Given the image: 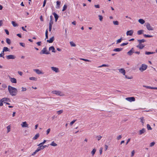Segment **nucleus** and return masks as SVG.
Returning a JSON list of instances; mask_svg holds the SVG:
<instances>
[{
  "mask_svg": "<svg viewBox=\"0 0 157 157\" xmlns=\"http://www.w3.org/2000/svg\"><path fill=\"white\" fill-rule=\"evenodd\" d=\"M8 90L10 94L12 96L16 95L18 91L16 88L10 86H8Z\"/></svg>",
  "mask_w": 157,
  "mask_h": 157,
  "instance_id": "1",
  "label": "nucleus"
},
{
  "mask_svg": "<svg viewBox=\"0 0 157 157\" xmlns=\"http://www.w3.org/2000/svg\"><path fill=\"white\" fill-rule=\"evenodd\" d=\"M50 53L49 52L47 51L46 47L43 48L41 51L40 52V55L43 54L48 55L50 54Z\"/></svg>",
  "mask_w": 157,
  "mask_h": 157,
  "instance_id": "2",
  "label": "nucleus"
},
{
  "mask_svg": "<svg viewBox=\"0 0 157 157\" xmlns=\"http://www.w3.org/2000/svg\"><path fill=\"white\" fill-rule=\"evenodd\" d=\"M147 65L143 64H142L141 67L139 68V70L141 72H142L146 70L147 69Z\"/></svg>",
  "mask_w": 157,
  "mask_h": 157,
  "instance_id": "3",
  "label": "nucleus"
},
{
  "mask_svg": "<svg viewBox=\"0 0 157 157\" xmlns=\"http://www.w3.org/2000/svg\"><path fill=\"white\" fill-rule=\"evenodd\" d=\"M52 93L56 94L57 95L60 96H63L64 94H61V92L57 90H53L52 92Z\"/></svg>",
  "mask_w": 157,
  "mask_h": 157,
  "instance_id": "4",
  "label": "nucleus"
},
{
  "mask_svg": "<svg viewBox=\"0 0 157 157\" xmlns=\"http://www.w3.org/2000/svg\"><path fill=\"white\" fill-rule=\"evenodd\" d=\"M6 57L7 59H15L16 58V56H15L14 55H7L6 56Z\"/></svg>",
  "mask_w": 157,
  "mask_h": 157,
  "instance_id": "5",
  "label": "nucleus"
},
{
  "mask_svg": "<svg viewBox=\"0 0 157 157\" xmlns=\"http://www.w3.org/2000/svg\"><path fill=\"white\" fill-rule=\"evenodd\" d=\"M146 27L147 29L149 30H153L154 28L152 27L150 24L149 23H147L146 25Z\"/></svg>",
  "mask_w": 157,
  "mask_h": 157,
  "instance_id": "6",
  "label": "nucleus"
},
{
  "mask_svg": "<svg viewBox=\"0 0 157 157\" xmlns=\"http://www.w3.org/2000/svg\"><path fill=\"white\" fill-rule=\"evenodd\" d=\"M134 52V50L133 48H132L127 53L128 55L131 56Z\"/></svg>",
  "mask_w": 157,
  "mask_h": 157,
  "instance_id": "7",
  "label": "nucleus"
},
{
  "mask_svg": "<svg viewBox=\"0 0 157 157\" xmlns=\"http://www.w3.org/2000/svg\"><path fill=\"white\" fill-rule=\"evenodd\" d=\"M126 100L129 101L130 102H132L134 101H135V98L134 97H128L126 98Z\"/></svg>",
  "mask_w": 157,
  "mask_h": 157,
  "instance_id": "8",
  "label": "nucleus"
},
{
  "mask_svg": "<svg viewBox=\"0 0 157 157\" xmlns=\"http://www.w3.org/2000/svg\"><path fill=\"white\" fill-rule=\"evenodd\" d=\"M9 78L12 83H16L17 82V80L15 78L10 77Z\"/></svg>",
  "mask_w": 157,
  "mask_h": 157,
  "instance_id": "9",
  "label": "nucleus"
},
{
  "mask_svg": "<svg viewBox=\"0 0 157 157\" xmlns=\"http://www.w3.org/2000/svg\"><path fill=\"white\" fill-rule=\"evenodd\" d=\"M134 31L132 30L128 31L126 32L127 36H132L133 33Z\"/></svg>",
  "mask_w": 157,
  "mask_h": 157,
  "instance_id": "10",
  "label": "nucleus"
},
{
  "mask_svg": "<svg viewBox=\"0 0 157 157\" xmlns=\"http://www.w3.org/2000/svg\"><path fill=\"white\" fill-rule=\"evenodd\" d=\"M51 69L56 73H58L59 72V69L58 68L55 67H51Z\"/></svg>",
  "mask_w": 157,
  "mask_h": 157,
  "instance_id": "11",
  "label": "nucleus"
},
{
  "mask_svg": "<svg viewBox=\"0 0 157 157\" xmlns=\"http://www.w3.org/2000/svg\"><path fill=\"white\" fill-rule=\"evenodd\" d=\"M21 126L22 127H28L29 125L27 123L26 121L23 122L21 124Z\"/></svg>",
  "mask_w": 157,
  "mask_h": 157,
  "instance_id": "12",
  "label": "nucleus"
},
{
  "mask_svg": "<svg viewBox=\"0 0 157 157\" xmlns=\"http://www.w3.org/2000/svg\"><path fill=\"white\" fill-rule=\"evenodd\" d=\"M33 71L38 75L42 74H43L42 72L38 69H35Z\"/></svg>",
  "mask_w": 157,
  "mask_h": 157,
  "instance_id": "13",
  "label": "nucleus"
},
{
  "mask_svg": "<svg viewBox=\"0 0 157 157\" xmlns=\"http://www.w3.org/2000/svg\"><path fill=\"white\" fill-rule=\"evenodd\" d=\"M119 72L120 73L122 74L123 75H125V71L123 68H121L119 69Z\"/></svg>",
  "mask_w": 157,
  "mask_h": 157,
  "instance_id": "14",
  "label": "nucleus"
},
{
  "mask_svg": "<svg viewBox=\"0 0 157 157\" xmlns=\"http://www.w3.org/2000/svg\"><path fill=\"white\" fill-rule=\"evenodd\" d=\"M53 14L54 16V17L55 18V21L56 22L59 18V16L55 12H54L53 13Z\"/></svg>",
  "mask_w": 157,
  "mask_h": 157,
  "instance_id": "15",
  "label": "nucleus"
},
{
  "mask_svg": "<svg viewBox=\"0 0 157 157\" xmlns=\"http://www.w3.org/2000/svg\"><path fill=\"white\" fill-rule=\"evenodd\" d=\"M54 40V37L53 36L49 40H47V41L49 43H52L53 42Z\"/></svg>",
  "mask_w": 157,
  "mask_h": 157,
  "instance_id": "16",
  "label": "nucleus"
},
{
  "mask_svg": "<svg viewBox=\"0 0 157 157\" xmlns=\"http://www.w3.org/2000/svg\"><path fill=\"white\" fill-rule=\"evenodd\" d=\"M144 45L143 44H139L136 46V47L138 48L139 49H141L143 48L144 47Z\"/></svg>",
  "mask_w": 157,
  "mask_h": 157,
  "instance_id": "17",
  "label": "nucleus"
},
{
  "mask_svg": "<svg viewBox=\"0 0 157 157\" xmlns=\"http://www.w3.org/2000/svg\"><path fill=\"white\" fill-rule=\"evenodd\" d=\"M49 51L52 50V52H53L55 53L56 52V51H55V48L53 46L50 47L49 48Z\"/></svg>",
  "mask_w": 157,
  "mask_h": 157,
  "instance_id": "18",
  "label": "nucleus"
},
{
  "mask_svg": "<svg viewBox=\"0 0 157 157\" xmlns=\"http://www.w3.org/2000/svg\"><path fill=\"white\" fill-rule=\"evenodd\" d=\"M2 100L3 101L4 103H6V101H10V99L7 98H4L2 99Z\"/></svg>",
  "mask_w": 157,
  "mask_h": 157,
  "instance_id": "19",
  "label": "nucleus"
},
{
  "mask_svg": "<svg viewBox=\"0 0 157 157\" xmlns=\"http://www.w3.org/2000/svg\"><path fill=\"white\" fill-rule=\"evenodd\" d=\"M146 131L145 129L144 128H142L139 131V134L141 135L143 133H144Z\"/></svg>",
  "mask_w": 157,
  "mask_h": 157,
  "instance_id": "20",
  "label": "nucleus"
},
{
  "mask_svg": "<svg viewBox=\"0 0 157 157\" xmlns=\"http://www.w3.org/2000/svg\"><path fill=\"white\" fill-rule=\"evenodd\" d=\"M2 50L5 52H10V50L8 48L6 47H3Z\"/></svg>",
  "mask_w": 157,
  "mask_h": 157,
  "instance_id": "21",
  "label": "nucleus"
},
{
  "mask_svg": "<svg viewBox=\"0 0 157 157\" xmlns=\"http://www.w3.org/2000/svg\"><path fill=\"white\" fill-rule=\"evenodd\" d=\"M137 40L139 43V44H141L142 43L146 41V40L144 39H142L141 40Z\"/></svg>",
  "mask_w": 157,
  "mask_h": 157,
  "instance_id": "22",
  "label": "nucleus"
},
{
  "mask_svg": "<svg viewBox=\"0 0 157 157\" xmlns=\"http://www.w3.org/2000/svg\"><path fill=\"white\" fill-rule=\"evenodd\" d=\"M56 8L57 9H59L60 7V5L61 4V2L60 1H57L56 2Z\"/></svg>",
  "mask_w": 157,
  "mask_h": 157,
  "instance_id": "23",
  "label": "nucleus"
},
{
  "mask_svg": "<svg viewBox=\"0 0 157 157\" xmlns=\"http://www.w3.org/2000/svg\"><path fill=\"white\" fill-rule=\"evenodd\" d=\"M122 48H116L114 49L113 51L114 52H120L122 50Z\"/></svg>",
  "mask_w": 157,
  "mask_h": 157,
  "instance_id": "24",
  "label": "nucleus"
},
{
  "mask_svg": "<svg viewBox=\"0 0 157 157\" xmlns=\"http://www.w3.org/2000/svg\"><path fill=\"white\" fill-rule=\"evenodd\" d=\"M144 86L145 87H146L147 88L151 89H152L157 90V87H152L147 86Z\"/></svg>",
  "mask_w": 157,
  "mask_h": 157,
  "instance_id": "25",
  "label": "nucleus"
},
{
  "mask_svg": "<svg viewBox=\"0 0 157 157\" xmlns=\"http://www.w3.org/2000/svg\"><path fill=\"white\" fill-rule=\"evenodd\" d=\"M140 122L142 124V125L144 126V117H142L140 118Z\"/></svg>",
  "mask_w": 157,
  "mask_h": 157,
  "instance_id": "26",
  "label": "nucleus"
},
{
  "mask_svg": "<svg viewBox=\"0 0 157 157\" xmlns=\"http://www.w3.org/2000/svg\"><path fill=\"white\" fill-rule=\"evenodd\" d=\"M39 133H37L36 134L34 137H33V140H36L39 137Z\"/></svg>",
  "mask_w": 157,
  "mask_h": 157,
  "instance_id": "27",
  "label": "nucleus"
},
{
  "mask_svg": "<svg viewBox=\"0 0 157 157\" xmlns=\"http://www.w3.org/2000/svg\"><path fill=\"white\" fill-rule=\"evenodd\" d=\"M139 22L141 24H143L145 23V21L143 19H140L139 20Z\"/></svg>",
  "mask_w": 157,
  "mask_h": 157,
  "instance_id": "28",
  "label": "nucleus"
},
{
  "mask_svg": "<svg viewBox=\"0 0 157 157\" xmlns=\"http://www.w3.org/2000/svg\"><path fill=\"white\" fill-rule=\"evenodd\" d=\"M12 24L13 25V26L14 27H16L18 26V24L16 23V22L14 21H12L11 22Z\"/></svg>",
  "mask_w": 157,
  "mask_h": 157,
  "instance_id": "29",
  "label": "nucleus"
},
{
  "mask_svg": "<svg viewBox=\"0 0 157 157\" xmlns=\"http://www.w3.org/2000/svg\"><path fill=\"white\" fill-rule=\"evenodd\" d=\"M6 42L9 45H10L11 44V42L9 38H6Z\"/></svg>",
  "mask_w": 157,
  "mask_h": 157,
  "instance_id": "30",
  "label": "nucleus"
},
{
  "mask_svg": "<svg viewBox=\"0 0 157 157\" xmlns=\"http://www.w3.org/2000/svg\"><path fill=\"white\" fill-rule=\"evenodd\" d=\"M155 53V52H151L146 51L145 52V54L146 55H149L150 54H154Z\"/></svg>",
  "mask_w": 157,
  "mask_h": 157,
  "instance_id": "31",
  "label": "nucleus"
},
{
  "mask_svg": "<svg viewBox=\"0 0 157 157\" xmlns=\"http://www.w3.org/2000/svg\"><path fill=\"white\" fill-rule=\"evenodd\" d=\"M96 150L95 148H94L93 149L92 151H91V154H92V155L93 156L95 154Z\"/></svg>",
  "mask_w": 157,
  "mask_h": 157,
  "instance_id": "32",
  "label": "nucleus"
},
{
  "mask_svg": "<svg viewBox=\"0 0 157 157\" xmlns=\"http://www.w3.org/2000/svg\"><path fill=\"white\" fill-rule=\"evenodd\" d=\"M144 31L143 30H139L137 31V34L138 35H141L142 34L143 32Z\"/></svg>",
  "mask_w": 157,
  "mask_h": 157,
  "instance_id": "33",
  "label": "nucleus"
},
{
  "mask_svg": "<svg viewBox=\"0 0 157 157\" xmlns=\"http://www.w3.org/2000/svg\"><path fill=\"white\" fill-rule=\"evenodd\" d=\"M71 46V47H75L76 46V44L73 41H71L70 42Z\"/></svg>",
  "mask_w": 157,
  "mask_h": 157,
  "instance_id": "34",
  "label": "nucleus"
},
{
  "mask_svg": "<svg viewBox=\"0 0 157 157\" xmlns=\"http://www.w3.org/2000/svg\"><path fill=\"white\" fill-rule=\"evenodd\" d=\"M29 79L31 80L36 81L37 78L34 77H31L29 78Z\"/></svg>",
  "mask_w": 157,
  "mask_h": 157,
  "instance_id": "35",
  "label": "nucleus"
},
{
  "mask_svg": "<svg viewBox=\"0 0 157 157\" xmlns=\"http://www.w3.org/2000/svg\"><path fill=\"white\" fill-rule=\"evenodd\" d=\"M50 145L53 146H56L57 145V144L55 143L54 141L52 142Z\"/></svg>",
  "mask_w": 157,
  "mask_h": 157,
  "instance_id": "36",
  "label": "nucleus"
},
{
  "mask_svg": "<svg viewBox=\"0 0 157 157\" xmlns=\"http://www.w3.org/2000/svg\"><path fill=\"white\" fill-rule=\"evenodd\" d=\"M67 8V6L65 4L64 5L63 9H62V11H64Z\"/></svg>",
  "mask_w": 157,
  "mask_h": 157,
  "instance_id": "37",
  "label": "nucleus"
},
{
  "mask_svg": "<svg viewBox=\"0 0 157 157\" xmlns=\"http://www.w3.org/2000/svg\"><path fill=\"white\" fill-rule=\"evenodd\" d=\"M147 129L148 130H152V128H151V127L150 126V125L149 124H147Z\"/></svg>",
  "mask_w": 157,
  "mask_h": 157,
  "instance_id": "38",
  "label": "nucleus"
},
{
  "mask_svg": "<svg viewBox=\"0 0 157 157\" xmlns=\"http://www.w3.org/2000/svg\"><path fill=\"white\" fill-rule=\"evenodd\" d=\"M122 40H123V39H122V38H121H121L120 39L117 40L116 44H117L118 43H119L121 42Z\"/></svg>",
  "mask_w": 157,
  "mask_h": 157,
  "instance_id": "39",
  "label": "nucleus"
},
{
  "mask_svg": "<svg viewBox=\"0 0 157 157\" xmlns=\"http://www.w3.org/2000/svg\"><path fill=\"white\" fill-rule=\"evenodd\" d=\"M63 112V110H60L58 111L57 112V113L58 115H60Z\"/></svg>",
  "mask_w": 157,
  "mask_h": 157,
  "instance_id": "40",
  "label": "nucleus"
},
{
  "mask_svg": "<svg viewBox=\"0 0 157 157\" xmlns=\"http://www.w3.org/2000/svg\"><path fill=\"white\" fill-rule=\"evenodd\" d=\"M113 23L115 25H119V22L117 21H113Z\"/></svg>",
  "mask_w": 157,
  "mask_h": 157,
  "instance_id": "41",
  "label": "nucleus"
},
{
  "mask_svg": "<svg viewBox=\"0 0 157 157\" xmlns=\"http://www.w3.org/2000/svg\"><path fill=\"white\" fill-rule=\"evenodd\" d=\"M144 36L145 37H153V36L147 34H144Z\"/></svg>",
  "mask_w": 157,
  "mask_h": 157,
  "instance_id": "42",
  "label": "nucleus"
},
{
  "mask_svg": "<svg viewBox=\"0 0 157 157\" xmlns=\"http://www.w3.org/2000/svg\"><path fill=\"white\" fill-rule=\"evenodd\" d=\"M98 17L99 20L100 21H102L103 20V17L100 15H98Z\"/></svg>",
  "mask_w": 157,
  "mask_h": 157,
  "instance_id": "43",
  "label": "nucleus"
},
{
  "mask_svg": "<svg viewBox=\"0 0 157 157\" xmlns=\"http://www.w3.org/2000/svg\"><path fill=\"white\" fill-rule=\"evenodd\" d=\"M109 65L108 64H103L102 65L98 67H109Z\"/></svg>",
  "mask_w": 157,
  "mask_h": 157,
  "instance_id": "44",
  "label": "nucleus"
},
{
  "mask_svg": "<svg viewBox=\"0 0 157 157\" xmlns=\"http://www.w3.org/2000/svg\"><path fill=\"white\" fill-rule=\"evenodd\" d=\"M7 133H8L10 131V125H9L7 127Z\"/></svg>",
  "mask_w": 157,
  "mask_h": 157,
  "instance_id": "45",
  "label": "nucleus"
},
{
  "mask_svg": "<svg viewBox=\"0 0 157 157\" xmlns=\"http://www.w3.org/2000/svg\"><path fill=\"white\" fill-rule=\"evenodd\" d=\"M96 138H97V139H98V141L99 140H100V139H101V138H102V137L101 136H97L96 137Z\"/></svg>",
  "mask_w": 157,
  "mask_h": 157,
  "instance_id": "46",
  "label": "nucleus"
},
{
  "mask_svg": "<svg viewBox=\"0 0 157 157\" xmlns=\"http://www.w3.org/2000/svg\"><path fill=\"white\" fill-rule=\"evenodd\" d=\"M19 44H20V45L21 46H22L23 47H25V43L20 42L19 43Z\"/></svg>",
  "mask_w": 157,
  "mask_h": 157,
  "instance_id": "47",
  "label": "nucleus"
},
{
  "mask_svg": "<svg viewBox=\"0 0 157 157\" xmlns=\"http://www.w3.org/2000/svg\"><path fill=\"white\" fill-rule=\"evenodd\" d=\"M53 23V21L52 20H51L50 22L49 23V25L52 26V25Z\"/></svg>",
  "mask_w": 157,
  "mask_h": 157,
  "instance_id": "48",
  "label": "nucleus"
},
{
  "mask_svg": "<svg viewBox=\"0 0 157 157\" xmlns=\"http://www.w3.org/2000/svg\"><path fill=\"white\" fill-rule=\"evenodd\" d=\"M76 121V120H73V121H71L70 123V125H73V124L75 122V121Z\"/></svg>",
  "mask_w": 157,
  "mask_h": 157,
  "instance_id": "49",
  "label": "nucleus"
},
{
  "mask_svg": "<svg viewBox=\"0 0 157 157\" xmlns=\"http://www.w3.org/2000/svg\"><path fill=\"white\" fill-rule=\"evenodd\" d=\"M155 143L154 142H151L150 144V147H152V146H153L155 145Z\"/></svg>",
  "mask_w": 157,
  "mask_h": 157,
  "instance_id": "50",
  "label": "nucleus"
},
{
  "mask_svg": "<svg viewBox=\"0 0 157 157\" xmlns=\"http://www.w3.org/2000/svg\"><path fill=\"white\" fill-rule=\"evenodd\" d=\"M122 136L121 135H119V136H118L117 137V139L118 140H119L120 139L122 138Z\"/></svg>",
  "mask_w": 157,
  "mask_h": 157,
  "instance_id": "51",
  "label": "nucleus"
},
{
  "mask_svg": "<svg viewBox=\"0 0 157 157\" xmlns=\"http://www.w3.org/2000/svg\"><path fill=\"white\" fill-rule=\"evenodd\" d=\"M128 44V43H124L121 44V46H124L125 45H126Z\"/></svg>",
  "mask_w": 157,
  "mask_h": 157,
  "instance_id": "52",
  "label": "nucleus"
},
{
  "mask_svg": "<svg viewBox=\"0 0 157 157\" xmlns=\"http://www.w3.org/2000/svg\"><path fill=\"white\" fill-rule=\"evenodd\" d=\"M2 87L4 88H5L7 87V85L5 84H2Z\"/></svg>",
  "mask_w": 157,
  "mask_h": 157,
  "instance_id": "53",
  "label": "nucleus"
},
{
  "mask_svg": "<svg viewBox=\"0 0 157 157\" xmlns=\"http://www.w3.org/2000/svg\"><path fill=\"white\" fill-rule=\"evenodd\" d=\"M50 128H48V129H47V130L46 131V134L47 135H48L49 133L50 132Z\"/></svg>",
  "mask_w": 157,
  "mask_h": 157,
  "instance_id": "54",
  "label": "nucleus"
},
{
  "mask_svg": "<svg viewBox=\"0 0 157 157\" xmlns=\"http://www.w3.org/2000/svg\"><path fill=\"white\" fill-rule=\"evenodd\" d=\"M21 89H22L21 91H22V92L25 91L26 90V88L25 87H22Z\"/></svg>",
  "mask_w": 157,
  "mask_h": 157,
  "instance_id": "55",
  "label": "nucleus"
},
{
  "mask_svg": "<svg viewBox=\"0 0 157 157\" xmlns=\"http://www.w3.org/2000/svg\"><path fill=\"white\" fill-rule=\"evenodd\" d=\"M3 101L1 99L0 101V106H2L3 105Z\"/></svg>",
  "mask_w": 157,
  "mask_h": 157,
  "instance_id": "56",
  "label": "nucleus"
},
{
  "mask_svg": "<svg viewBox=\"0 0 157 157\" xmlns=\"http://www.w3.org/2000/svg\"><path fill=\"white\" fill-rule=\"evenodd\" d=\"M108 148V146L107 145L105 144V151H106L107 150Z\"/></svg>",
  "mask_w": 157,
  "mask_h": 157,
  "instance_id": "57",
  "label": "nucleus"
},
{
  "mask_svg": "<svg viewBox=\"0 0 157 157\" xmlns=\"http://www.w3.org/2000/svg\"><path fill=\"white\" fill-rule=\"evenodd\" d=\"M46 1H47V0H44V2H43V7H44L45 6L46 3Z\"/></svg>",
  "mask_w": 157,
  "mask_h": 157,
  "instance_id": "58",
  "label": "nucleus"
},
{
  "mask_svg": "<svg viewBox=\"0 0 157 157\" xmlns=\"http://www.w3.org/2000/svg\"><path fill=\"white\" fill-rule=\"evenodd\" d=\"M81 59L82 60L85 61L90 62V61L88 59Z\"/></svg>",
  "mask_w": 157,
  "mask_h": 157,
  "instance_id": "59",
  "label": "nucleus"
},
{
  "mask_svg": "<svg viewBox=\"0 0 157 157\" xmlns=\"http://www.w3.org/2000/svg\"><path fill=\"white\" fill-rule=\"evenodd\" d=\"M135 154V151L134 150H133L132 151V154H131V156L132 157Z\"/></svg>",
  "mask_w": 157,
  "mask_h": 157,
  "instance_id": "60",
  "label": "nucleus"
},
{
  "mask_svg": "<svg viewBox=\"0 0 157 157\" xmlns=\"http://www.w3.org/2000/svg\"><path fill=\"white\" fill-rule=\"evenodd\" d=\"M5 31L7 35H8L9 34V32L7 29H5Z\"/></svg>",
  "mask_w": 157,
  "mask_h": 157,
  "instance_id": "61",
  "label": "nucleus"
},
{
  "mask_svg": "<svg viewBox=\"0 0 157 157\" xmlns=\"http://www.w3.org/2000/svg\"><path fill=\"white\" fill-rule=\"evenodd\" d=\"M41 150L40 148V147H39L37 148V149L35 150L37 152H38V151H39Z\"/></svg>",
  "mask_w": 157,
  "mask_h": 157,
  "instance_id": "62",
  "label": "nucleus"
},
{
  "mask_svg": "<svg viewBox=\"0 0 157 157\" xmlns=\"http://www.w3.org/2000/svg\"><path fill=\"white\" fill-rule=\"evenodd\" d=\"M94 6L95 8H100V6H99V5H94Z\"/></svg>",
  "mask_w": 157,
  "mask_h": 157,
  "instance_id": "63",
  "label": "nucleus"
},
{
  "mask_svg": "<svg viewBox=\"0 0 157 157\" xmlns=\"http://www.w3.org/2000/svg\"><path fill=\"white\" fill-rule=\"evenodd\" d=\"M18 74L21 76L22 75L23 73L21 71H18Z\"/></svg>",
  "mask_w": 157,
  "mask_h": 157,
  "instance_id": "64",
  "label": "nucleus"
}]
</instances>
